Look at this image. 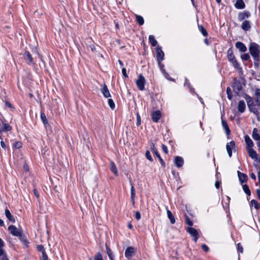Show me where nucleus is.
<instances>
[{
	"label": "nucleus",
	"mask_w": 260,
	"mask_h": 260,
	"mask_svg": "<svg viewBox=\"0 0 260 260\" xmlns=\"http://www.w3.org/2000/svg\"><path fill=\"white\" fill-rule=\"evenodd\" d=\"M185 222L187 224H188L189 226H192L193 225V222L190 220V219L189 218V217L186 215L185 214Z\"/></svg>",
	"instance_id": "a18cd8bd"
},
{
	"label": "nucleus",
	"mask_w": 260,
	"mask_h": 260,
	"mask_svg": "<svg viewBox=\"0 0 260 260\" xmlns=\"http://www.w3.org/2000/svg\"><path fill=\"white\" fill-rule=\"evenodd\" d=\"M186 232L188 233L190 235L193 237V241L197 242L199 239V233L198 231L192 227H187L186 229Z\"/></svg>",
	"instance_id": "0eeeda50"
},
{
	"label": "nucleus",
	"mask_w": 260,
	"mask_h": 260,
	"mask_svg": "<svg viewBox=\"0 0 260 260\" xmlns=\"http://www.w3.org/2000/svg\"><path fill=\"white\" fill-rule=\"evenodd\" d=\"M19 239L20 240V241L24 244V245H26L27 244V239L24 235H23L22 233L20 234V236H18Z\"/></svg>",
	"instance_id": "a19ab883"
},
{
	"label": "nucleus",
	"mask_w": 260,
	"mask_h": 260,
	"mask_svg": "<svg viewBox=\"0 0 260 260\" xmlns=\"http://www.w3.org/2000/svg\"><path fill=\"white\" fill-rule=\"evenodd\" d=\"M151 116L153 122H157L161 117V114L160 111L156 110L152 112Z\"/></svg>",
	"instance_id": "2eb2a0df"
},
{
	"label": "nucleus",
	"mask_w": 260,
	"mask_h": 260,
	"mask_svg": "<svg viewBox=\"0 0 260 260\" xmlns=\"http://www.w3.org/2000/svg\"><path fill=\"white\" fill-rule=\"evenodd\" d=\"M227 58L228 60L233 64L235 69L239 72L242 71V68L236 59L232 47L230 48L228 50Z\"/></svg>",
	"instance_id": "f257e3e1"
},
{
	"label": "nucleus",
	"mask_w": 260,
	"mask_h": 260,
	"mask_svg": "<svg viewBox=\"0 0 260 260\" xmlns=\"http://www.w3.org/2000/svg\"><path fill=\"white\" fill-rule=\"evenodd\" d=\"M253 59L254 67L255 69H258L259 67L260 63V55L252 57Z\"/></svg>",
	"instance_id": "cd10ccee"
},
{
	"label": "nucleus",
	"mask_w": 260,
	"mask_h": 260,
	"mask_svg": "<svg viewBox=\"0 0 260 260\" xmlns=\"http://www.w3.org/2000/svg\"><path fill=\"white\" fill-rule=\"evenodd\" d=\"M235 46L241 52H245L247 51L246 46L241 42H237L235 44Z\"/></svg>",
	"instance_id": "f3484780"
},
{
	"label": "nucleus",
	"mask_w": 260,
	"mask_h": 260,
	"mask_svg": "<svg viewBox=\"0 0 260 260\" xmlns=\"http://www.w3.org/2000/svg\"><path fill=\"white\" fill-rule=\"evenodd\" d=\"M243 97L246 101L248 107L249 106L254 105V101H253L252 98L251 97L250 95L244 93L243 94Z\"/></svg>",
	"instance_id": "aec40b11"
},
{
	"label": "nucleus",
	"mask_w": 260,
	"mask_h": 260,
	"mask_svg": "<svg viewBox=\"0 0 260 260\" xmlns=\"http://www.w3.org/2000/svg\"><path fill=\"white\" fill-rule=\"evenodd\" d=\"M135 253V248L134 247L132 246H129L128 247L124 253L125 257L127 259H129L132 258L133 255Z\"/></svg>",
	"instance_id": "ddd939ff"
},
{
	"label": "nucleus",
	"mask_w": 260,
	"mask_h": 260,
	"mask_svg": "<svg viewBox=\"0 0 260 260\" xmlns=\"http://www.w3.org/2000/svg\"><path fill=\"white\" fill-rule=\"evenodd\" d=\"M251 27L249 21L246 20H244L241 25V28L244 31H248L250 30Z\"/></svg>",
	"instance_id": "5701e85b"
},
{
	"label": "nucleus",
	"mask_w": 260,
	"mask_h": 260,
	"mask_svg": "<svg viewBox=\"0 0 260 260\" xmlns=\"http://www.w3.org/2000/svg\"><path fill=\"white\" fill-rule=\"evenodd\" d=\"M248 108L250 112L254 113L256 115L257 120L260 121L259 112L255 107V105L249 106Z\"/></svg>",
	"instance_id": "6ab92c4d"
},
{
	"label": "nucleus",
	"mask_w": 260,
	"mask_h": 260,
	"mask_svg": "<svg viewBox=\"0 0 260 260\" xmlns=\"http://www.w3.org/2000/svg\"><path fill=\"white\" fill-rule=\"evenodd\" d=\"M149 42L151 43V45L152 46L155 47V46H156L157 45V42L155 40L154 36L150 35L149 36Z\"/></svg>",
	"instance_id": "c9c22d12"
},
{
	"label": "nucleus",
	"mask_w": 260,
	"mask_h": 260,
	"mask_svg": "<svg viewBox=\"0 0 260 260\" xmlns=\"http://www.w3.org/2000/svg\"><path fill=\"white\" fill-rule=\"evenodd\" d=\"M150 150L152 151L153 153L155 154L156 157L158 158L159 161L160 162L161 166L163 168H165L166 167V163L163 160V159L160 156L159 152H158L157 150L155 147L154 144L151 141L150 142Z\"/></svg>",
	"instance_id": "20e7f679"
},
{
	"label": "nucleus",
	"mask_w": 260,
	"mask_h": 260,
	"mask_svg": "<svg viewBox=\"0 0 260 260\" xmlns=\"http://www.w3.org/2000/svg\"><path fill=\"white\" fill-rule=\"evenodd\" d=\"M184 86H187L188 88L190 87L191 85H190L188 80L187 78H185Z\"/></svg>",
	"instance_id": "052dcab7"
},
{
	"label": "nucleus",
	"mask_w": 260,
	"mask_h": 260,
	"mask_svg": "<svg viewBox=\"0 0 260 260\" xmlns=\"http://www.w3.org/2000/svg\"><path fill=\"white\" fill-rule=\"evenodd\" d=\"M2 260H9V258H8L7 256V254L6 253H4L2 255Z\"/></svg>",
	"instance_id": "338daca9"
},
{
	"label": "nucleus",
	"mask_w": 260,
	"mask_h": 260,
	"mask_svg": "<svg viewBox=\"0 0 260 260\" xmlns=\"http://www.w3.org/2000/svg\"><path fill=\"white\" fill-rule=\"evenodd\" d=\"M136 83L140 90L143 91L144 90L146 80L142 74L139 75L138 79L136 80Z\"/></svg>",
	"instance_id": "39448f33"
},
{
	"label": "nucleus",
	"mask_w": 260,
	"mask_h": 260,
	"mask_svg": "<svg viewBox=\"0 0 260 260\" xmlns=\"http://www.w3.org/2000/svg\"><path fill=\"white\" fill-rule=\"evenodd\" d=\"M231 199L229 196H226V201L223 203V207L224 208L229 209V205H230V202Z\"/></svg>",
	"instance_id": "37998d69"
},
{
	"label": "nucleus",
	"mask_w": 260,
	"mask_h": 260,
	"mask_svg": "<svg viewBox=\"0 0 260 260\" xmlns=\"http://www.w3.org/2000/svg\"><path fill=\"white\" fill-rule=\"evenodd\" d=\"M137 122L136 125L137 126H139L141 123V117L138 112L136 113Z\"/></svg>",
	"instance_id": "8fccbe9b"
},
{
	"label": "nucleus",
	"mask_w": 260,
	"mask_h": 260,
	"mask_svg": "<svg viewBox=\"0 0 260 260\" xmlns=\"http://www.w3.org/2000/svg\"><path fill=\"white\" fill-rule=\"evenodd\" d=\"M14 147L16 149H19L22 147V143L21 142L17 141L14 143L13 144Z\"/></svg>",
	"instance_id": "864d4df0"
},
{
	"label": "nucleus",
	"mask_w": 260,
	"mask_h": 260,
	"mask_svg": "<svg viewBox=\"0 0 260 260\" xmlns=\"http://www.w3.org/2000/svg\"><path fill=\"white\" fill-rule=\"evenodd\" d=\"M161 61H157L158 65L160 68V70L161 73L165 72L166 70L165 69V66L161 62Z\"/></svg>",
	"instance_id": "3c124183"
},
{
	"label": "nucleus",
	"mask_w": 260,
	"mask_h": 260,
	"mask_svg": "<svg viewBox=\"0 0 260 260\" xmlns=\"http://www.w3.org/2000/svg\"><path fill=\"white\" fill-rule=\"evenodd\" d=\"M251 16V13L249 11L245 10L240 12L238 14V19L239 21H242L245 19H248Z\"/></svg>",
	"instance_id": "9b49d317"
},
{
	"label": "nucleus",
	"mask_w": 260,
	"mask_h": 260,
	"mask_svg": "<svg viewBox=\"0 0 260 260\" xmlns=\"http://www.w3.org/2000/svg\"><path fill=\"white\" fill-rule=\"evenodd\" d=\"M174 162L175 166L177 168H180L182 167L184 162L183 158L179 156L175 157Z\"/></svg>",
	"instance_id": "dca6fc26"
},
{
	"label": "nucleus",
	"mask_w": 260,
	"mask_h": 260,
	"mask_svg": "<svg viewBox=\"0 0 260 260\" xmlns=\"http://www.w3.org/2000/svg\"><path fill=\"white\" fill-rule=\"evenodd\" d=\"M90 48L91 49V51L94 52L96 50V47L95 46L94 44H91L89 46Z\"/></svg>",
	"instance_id": "0e129e2a"
},
{
	"label": "nucleus",
	"mask_w": 260,
	"mask_h": 260,
	"mask_svg": "<svg viewBox=\"0 0 260 260\" xmlns=\"http://www.w3.org/2000/svg\"><path fill=\"white\" fill-rule=\"evenodd\" d=\"M8 230L11 234L16 237L20 236V234H22V232L21 229H18L16 226L13 225H10L8 227Z\"/></svg>",
	"instance_id": "1a4fd4ad"
},
{
	"label": "nucleus",
	"mask_w": 260,
	"mask_h": 260,
	"mask_svg": "<svg viewBox=\"0 0 260 260\" xmlns=\"http://www.w3.org/2000/svg\"><path fill=\"white\" fill-rule=\"evenodd\" d=\"M145 156L149 161H153V159L150 153L149 150H147L145 153Z\"/></svg>",
	"instance_id": "09e8293b"
},
{
	"label": "nucleus",
	"mask_w": 260,
	"mask_h": 260,
	"mask_svg": "<svg viewBox=\"0 0 260 260\" xmlns=\"http://www.w3.org/2000/svg\"><path fill=\"white\" fill-rule=\"evenodd\" d=\"M12 129V126L8 123H5L3 127L0 128V133L3 132H8Z\"/></svg>",
	"instance_id": "72a5a7b5"
},
{
	"label": "nucleus",
	"mask_w": 260,
	"mask_h": 260,
	"mask_svg": "<svg viewBox=\"0 0 260 260\" xmlns=\"http://www.w3.org/2000/svg\"><path fill=\"white\" fill-rule=\"evenodd\" d=\"M252 137L255 141H258L260 139V135L258 133V129L256 128H253Z\"/></svg>",
	"instance_id": "c85d7f7f"
},
{
	"label": "nucleus",
	"mask_w": 260,
	"mask_h": 260,
	"mask_svg": "<svg viewBox=\"0 0 260 260\" xmlns=\"http://www.w3.org/2000/svg\"><path fill=\"white\" fill-rule=\"evenodd\" d=\"M161 148H162L163 151L164 152V153L165 154L168 153V148L165 144H162Z\"/></svg>",
	"instance_id": "4d7b16f0"
},
{
	"label": "nucleus",
	"mask_w": 260,
	"mask_h": 260,
	"mask_svg": "<svg viewBox=\"0 0 260 260\" xmlns=\"http://www.w3.org/2000/svg\"><path fill=\"white\" fill-rule=\"evenodd\" d=\"M254 95L256 97L255 101L258 106H260V88H256L255 90Z\"/></svg>",
	"instance_id": "2f4dec72"
},
{
	"label": "nucleus",
	"mask_w": 260,
	"mask_h": 260,
	"mask_svg": "<svg viewBox=\"0 0 260 260\" xmlns=\"http://www.w3.org/2000/svg\"><path fill=\"white\" fill-rule=\"evenodd\" d=\"M167 213L168 217L170 219L171 223L174 224L175 223V218L171 211H170L169 210H167Z\"/></svg>",
	"instance_id": "473e14b6"
},
{
	"label": "nucleus",
	"mask_w": 260,
	"mask_h": 260,
	"mask_svg": "<svg viewBox=\"0 0 260 260\" xmlns=\"http://www.w3.org/2000/svg\"><path fill=\"white\" fill-rule=\"evenodd\" d=\"M253 205H254V208L256 210H258L260 207V203L254 199L252 200L250 202V206H251Z\"/></svg>",
	"instance_id": "4c0bfd02"
},
{
	"label": "nucleus",
	"mask_w": 260,
	"mask_h": 260,
	"mask_svg": "<svg viewBox=\"0 0 260 260\" xmlns=\"http://www.w3.org/2000/svg\"><path fill=\"white\" fill-rule=\"evenodd\" d=\"M101 90L104 97L108 98L111 96V94L106 84H104Z\"/></svg>",
	"instance_id": "412c9836"
},
{
	"label": "nucleus",
	"mask_w": 260,
	"mask_h": 260,
	"mask_svg": "<svg viewBox=\"0 0 260 260\" xmlns=\"http://www.w3.org/2000/svg\"><path fill=\"white\" fill-rule=\"evenodd\" d=\"M226 149L229 157H231L232 156V150L234 151L236 149L235 142L232 140L230 143H228L226 145Z\"/></svg>",
	"instance_id": "9d476101"
},
{
	"label": "nucleus",
	"mask_w": 260,
	"mask_h": 260,
	"mask_svg": "<svg viewBox=\"0 0 260 260\" xmlns=\"http://www.w3.org/2000/svg\"><path fill=\"white\" fill-rule=\"evenodd\" d=\"M5 105L9 108H14L13 105L9 102L7 101H5Z\"/></svg>",
	"instance_id": "e2e57ef3"
},
{
	"label": "nucleus",
	"mask_w": 260,
	"mask_h": 260,
	"mask_svg": "<svg viewBox=\"0 0 260 260\" xmlns=\"http://www.w3.org/2000/svg\"><path fill=\"white\" fill-rule=\"evenodd\" d=\"M136 21L140 25H142L144 23V20L142 16L136 15Z\"/></svg>",
	"instance_id": "58836bf2"
},
{
	"label": "nucleus",
	"mask_w": 260,
	"mask_h": 260,
	"mask_svg": "<svg viewBox=\"0 0 260 260\" xmlns=\"http://www.w3.org/2000/svg\"><path fill=\"white\" fill-rule=\"evenodd\" d=\"M237 173L239 177V180L241 184L247 182L248 180V177L246 174L241 173L239 171H238Z\"/></svg>",
	"instance_id": "a211bd4d"
},
{
	"label": "nucleus",
	"mask_w": 260,
	"mask_h": 260,
	"mask_svg": "<svg viewBox=\"0 0 260 260\" xmlns=\"http://www.w3.org/2000/svg\"><path fill=\"white\" fill-rule=\"evenodd\" d=\"M201 247H202V249L206 252H208L209 250V248L208 246L205 244H202L201 246Z\"/></svg>",
	"instance_id": "5fc2aeb1"
},
{
	"label": "nucleus",
	"mask_w": 260,
	"mask_h": 260,
	"mask_svg": "<svg viewBox=\"0 0 260 260\" xmlns=\"http://www.w3.org/2000/svg\"><path fill=\"white\" fill-rule=\"evenodd\" d=\"M237 247L238 251L240 252L241 253L243 252V247L240 243L237 244Z\"/></svg>",
	"instance_id": "6e6d98bb"
},
{
	"label": "nucleus",
	"mask_w": 260,
	"mask_h": 260,
	"mask_svg": "<svg viewBox=\"0 0 260 260\" xmlns=\"http://www.w3.org/2000/svg\"><path fill=\"white\" fill-rule=\"evenodd\" d=\"M247 153L249 156L255 161L260 164V157L252 148H247Z\"/></svg>",
	"instance_id": "423d86ee"
},
{
	"label": "nucleus",
	"mask_w": 260,
	"mask_h": 260,
	"mask_svg": "<svg viewBox=\"0 0 260 260\" xmlns=\"http://www.w3.org/2000/svg\"><path fill=\"white\" fill-rule=\"evenodd\" d=\"M222 125L224 129L225 130L226 134L228 136L231 133V130L225 120L222 119Z\"/></svg>",
	"instance_id": "bb28decb"
},
{
	"label": "nucleus",
	"mask_w": 260,
	"mask_h": 260,
	"mask_svg": "<svg viewBox=\"0 0 260 260\" xmlns=\"http://www.w3.org/2000/svg\"><path fill=\"white\" fill-rule=\"evenodd\" d=\"M23 56L24 59L25 60L26 63L28 65H30L31 64H35L36 63L34 61V58L32 57L30 53L28 51H25L23 54Z\"/></svg>",
	"instance_id": "6e6552de"
},
{
	"label": "nucleus",
	"mask_w": 260,
	"mask_h": 260,
	"mask_svg": "<svg viewBox=\"0 0 260 260\" xmlns=\"http://www.w3.org/2000/svg\"><path fill=\"white\" fill-rule=\"evenodd\" d=\"M105 246H106L107 253L110 259V260H114V254H113V253L112 250L110 249L109 246L107 244H106Z\"/></svg>",
	"instance_id": "c756f323"
},
{
	"label": "nucleus",
	"mask_w": 260,
	"mask_h": 260,
	"mask_svg": "<svg viewBox=\"0 0 260 260\" xmlns=\"http://www.w3.org/2000/svg\"><path fill=\"white\" fill-rule=\"evenodd\" d=\"M136 197L135 189L133 185L131 186V199L133 200Z\"/></svg>",
	"instance_id": "79ce46f5"
},
{
	"label": "nucleus",
	"mask_w": 260,
	"mask_h": 260,
	"mask_svg": "<svg viewBox=\"0 0 260 260\" xmlns=\"http://www.w3.org/2000/svg\"><path fill=\"white\" fill-rule=\"evenodd\" d=\"M250 57V55L248 53H244L241 55V58L243 61L248 60Z\"/></svg>",
	"instance_id": "49530a36"
},
{
	"label": "nucleus",
	"mask_w": 260,
	"mask_h": 260,
	"mask_svg": "<svg viewBox=\"0 0 260 260\" xmlns=\"http://www.w3.org/2000/svg\"><path fill=\"white\" fill-rule=\"evenodd\" d=\"M122 74L125 78H128V75L126 74V70L123 68L122 69Z\"/></svg>",
	"instance_id": "bf43d9fd"
},
{
	"label": "nucleus",
	"mask_w": 260,
	"mask_h": 260,
	"mask_svg": "<svg viewBox=\"0 0 260 260\" xmlns=\"http://www.w3.org/2000/svg\"><path fill=\"white\" fill-rule=\"evenodd\" d=\"M37 249L38 251H40L42 253V258L43 260H48V255L43 245L40 244L37 245Z\"/></svg>",
	"instance_id": "4468645a"
},
{
	"label": "nucleus",
	"mask_w": 260,
	"mask_h": 260,
	"mask_svg": "<svg viewBox=\"0 0 260 260\" xmlns=\"http://www.w3.org/2000/svg\"><path fill=\"white\" fill-rule=\"evenodd\" d=\"M41 119L44 124V125L46 126V125L48 123L47 118L46 116V115L43 112H41L40 115Z\"/></svg>",
	"instance_id": "f704fd0d"
},
{
	"label": "nucleus",
	"mask_w": 260,
	"mask_h": 260,
	"mask_svg": "<svg viewBox=\"0 0 260 260\" xmlns=\"http://www.w3.org/2000/svg\"><path fill=\"white\" fill-rule=\"evenodd\" d=\"M232 87L233 88L235 93L237 95H239V92L243 88L240 81L236 78H234L233 79Z\"/></svg>",
	"instance_id": "7ed1b4c3"
},
{
	"label": "nucleus",
	"mask_w": 260,
	"mask_h": 260,
	"mask_svg": "<svg viewBox=\"0 0 260 260\" xmlns=\"http://www.w3.org/2000/svg\"><path fill=\"white\" fill-rule=\"evenodd\" d=\"M246 108V105L245 104V102L243 100H241L239 102L238 105V110L239 112L241 113H243Z\"/></svg>",
	"instance_id": "b1692460"
},
{
	"label": "nucleus",
	"mask_w": 260,
	"mask_h": 260,
	"mask_svg": "<svg viewBox=\"0 0 260 260\" xmlns=\"http://www.w3.org/2000/svg\"><path fill=\"white\" fill-rule=\"evenodd\" d=\"M220 185H221V182L220 181H219L218 180H217V181H215V187L217 189H218L220 187Z\"/></svg>",
	"instance_id": "680f3d73"
},
{
	"label": "nucleus",
	"mask_w": 260,
	"mask_h": 260,
	"mask_svg": "<svg viewBox=\"0 0 260 260\" xmlns=\"http://www.w3.org/2000/svg\"><path fill=\"white\" fill-rule=\"evenodd\" d=\"M244 140L247 145V148H252L254 146V143L250 137L248 135L244 136Z\"/></svg>",
	"instance_id": "393cba45"
},
{
	"label": "nucleus",
	"mask_w": 260,
	"mask_h": 260,
	"mask_svg": "<svg viewBox=\"0 0 260 260\" xmlns=\"http://www.w3.org/2000/svg\"><path fill=\"white\" fill-rule=\"evenodd\" d=\"M1 145L3 148L4 149H6V145L5 144V142L3 141H1Z\"/></svg>",
	"instance_id": "69168bd1"
},
{
	"label": "nucleus",
	"mask_w": 260,
	"mask_h": 260,
	"mask_svg": "<svg viewBox=\"0 0 260 260\" xmlns=\"http://www.w3.org/2000/svg\"><path fill=\"white\" fill-rule=\"evenodd\" d=\"M110 170L113 172L116 176L118 175V172L115 163L113 161H111L110 164Z\"/></svg>",
	"instance_id": "7c9ffc66"
},
{
	"label": "nucleus",
	"mask_w": 260,
	"mask_h": 260,
	"mask_svg": "<svg viewBox=\"0 0 260 260\" xmlns=\"http://www.w3.org/2000/svg\"><path fill=\"white\" fill-rule=\"evenodd\" d=\"M108 103L109 107H110V108L111 109L114 110L115 109V103L112 99H108Z\"/></svg>",
	"instance_id": "c03bdc74"
},
{
	"label": "nucleus",
	"mask_w": 260,
	"mask_h": 260,
	"mask_svg": "<svg viewBox=\"0 0 260 260\" xmlns=\"http://www.w3.org/2000/svg\"><path fill=\"white\" fill-rule=\"evenodd\" d=\"M234 6L237 9H243L245 8L246 5L243 0H237Z\"/></svg>",
	"instance_id": "4be33fe9"
},
{
	"label": "nucleus",
	"mask_w": 260,
	"mask_h": 260,
	"mask_svg": "<svg viewBox=\"0 0 260 260\" xmlns=\"http://www.w3.org/2000/svg\"><path fill=\"white\" fill-rule=\"evenodd\" d=\"M200 31L202 33L203 36L207 37L208 35V32L204 27L202 25H198Z\"/></svg>",
	"instance_id": "e433bc0d"
},
{
	"label": "nucleus",
	"mask_w": 260,
	"mask_h": 260,
	"mask_svg": "<svg viewBox=\"0 0 260 260\" xmlns=\"http://www.w3.org/2000/svg\"><path fill=\"white\" fill-rule=\"evenodd\" d=\"M141 214L139 211H136L135 212V218L137 220H139L141 219Z\"/></svg>",
	"instance_id": "13d9d810"
},
{
	"label": "nucleus",
	"mask_w": 260,
	"mask_h": 260,
	"mask_svg": "<svg viewBox=\"0 0 260 260\" xmlns=\"http://www.w3.org/2000/svg\"><path fill=\"white\" fill-rule=\"evenodd\" d=\"M249 51L252 57L260 55V46L256 43H250L249 46Z\"/></svg>",
	"instance_id": "f03ea898"
},
{
	"label": "nucleus",
	"mask_w": 260,
	"mask_h": 260,
	"mask_svg": "<svg viewBox=\"0 0 260 260\" xmlns=\"http://www.w3.org/2000/svg\"><path fill=\"white\" fill-rule=\"evenodd\" d=\"M162 73L166 79L170 81H173V79L170 76L169 74L166 71Z\"/></svg>",
	"instance_id": "603ef678"
},
{
	"label": "nucleus",
	"mask_w": 260,
	"mask_h": 260,
	"mask_svg": "<svg viewBox=\"0 0 260 260\" xmlns=\"http://www.w3.org/2000/svg\"><path fill=\"white\" fill-rule=\"evenodd\" d=\"M5 213L7 218L12 223L15 222V219L14 217L11 214L10 211L6 208L5 211Z\"/></svg>",
	"instance_id": "a878e982"
},
{
	"label": "nucleus",
	"mask_w": 260,
	"mask_h": 260,
	"mask_svg": "<svg viewBox=\"0 0 260 260\" xmlns=\"http://www.w3.org/2000/svg\"><path fill=\"white\" fill-rule=\"evenodd\" d=\"M156 58L157 61H162L164 59L165 54L161 49V47L157 46L156 48Z\"/></svg>",
	"instance_id": "f8f14e48"
},
{
	"label": "nucleus",
	"mask_w": 260,
	"mask_h": 260,
	"mask_svg": "<svg viewBox=\"0 0 260 260\" xmlns=\"http://www.w3.org/2000/svg\"><path fill=\"white\" fill-rule=\"evenodd\" d=\"M35 52L37 53V54L38 55V57H39V58L40 59L41 61L42 62V63H43L44 66V67L45 68L46 67V64H45V61H44L43 59V56L42 55L40 54L38 50V49L37 48H35Z\"/></svg>",
	"instance_id": "de8ad7c7"
},
{
	"label": "nucleus",
	"mask_w": 260,
	"mask_h": 260,
	"mask_svg": "<svg viewBox=\"0 0 260 260\" xmlns=\"http://www.w3.org/2000/svg\"><path fill=\"white\" fill-rule=\"evenodd\" d=\"M242 188H243V191L247 196H249L251 195L250 190L247 184H245L243 185Z\"/></svg>",
	"instance_id": "ea45409f"
},
{
	"label": "nucleus",
	"mask_w": 260,
	"mask_h": 260,
	"mask_svg": "<svg viewBox=\"0 0 260 260\" xmlns=\"http://www.w3.org/2000/svg\"><path fill=\"white\" fill-rule=\"evenodd\" d=\"M256 192L258 200H260V189H257L256 190Z\"/></svg>",
	"instance_id": "774afa93"
}]
</instances>
